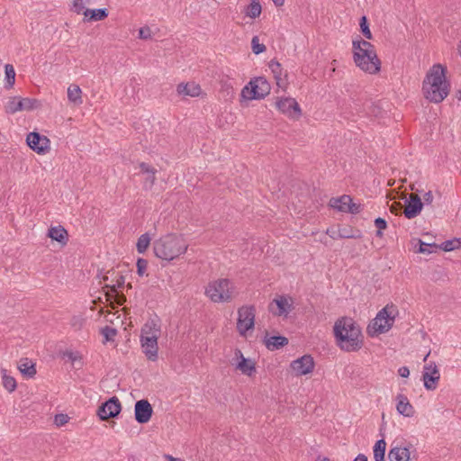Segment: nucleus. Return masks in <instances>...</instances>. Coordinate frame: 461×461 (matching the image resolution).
<instances>
[{
	"label": "nucleus",
	"instance_id": "nucleus-43",
	"mask_svg": "<svg viewBox=\"0 0 461 461\" xmlns=\"http://www.w3.org/2000/svg\"><path fill=\"white\" fill-rule=\"evenodd\" d=\"M3 384L5 388L10 393L14 392L17 386L15 379L8 375H4Z\"/></svg>",
	"mask_w": 461,
	"mask_h": 461
},
{
	"label": "nucleus",
	"instance_id": "nucleus-23",
	"mask_svg": "<svg viewBox=\"0 0 461 461\" xmlns=\"http://www.w3.org/2000/svg\"><path fill=\"white\" fill-rule=\"evenodd\" d=\"M48 237H50L52 240L58 241L61 246L67 245L68 241V231L60 225L51 227L49 230Z\"/></svg>",
	"mask_w": 461,
	"mask_h": 461
},
{
	"label": "nucleus",
	"instance_id": "nucleus-1",
	"mask_svg": "<svg viewBox=\"0 0 461 461\" xmlns=\"http://www.w3.org/2000/svg\"><path fill=\"white\" fill-rule=\"evenodd\" d=\"M446 72L444 66L435 64L427 73L422 83V92L429 101L438 104L447 96L449 84L446 80Z\"/></svg>",
	"mask_w": 461,
	"mask_h": 461
},
{
	"label": "nucleus",
	"instance_id": "nucleus-19",
	"mask_svg": "<svg viewBox=\"0 0 461 461\" xmlns=\"http://www.w3.org/2000/svg\"><path fill=\"white\" fill-rule=\"evenodd\" d=\"M290 310L291 304L288 303L287 298L284 295L275 298L270 303V311L278 316L287 315Z\"/></svg>",
	"mask_w": 461,
	"mask_h": 461
},
{
	"label": "nucleus",
	"instance_id": "nucleus-34",
	"mask_svg": "<svg viewBox=\"0 0 461 461\" xmlns=\"http://www.w3.org/2000/svg\"><path fill=\"white\" fill-rule=\"evenodd\" d=\"M262 11L261 5L257 0H252L251 3L247 6L246 15L250 18H258Z\"/></svg>",
	"mask_w": 461,
	"mask_h": 461
},
{
	"label": "nucleus",
	"instance_id": "nucleus-15",
	"mask_svg": "<svg viewBox=\"0 0 461 461\" xmlns=\"http://www.w3.org/2000/svg\"><path fill=\"white\" fill-rule=\"evenodd\" d=\"M422 378L427 390L433 391L437 388L440 374L435 363L424 366Z\"/></svg>",
	"mask_w": 461,
	"mask_h": 461
},
{
	"label": "nucleus",
	"instance_id": "nucleus-21",
	"mask_svg": "<svg viewBox=\"0 0 461 461\" xmlns=\"http://www.w3.org/2000/svg\"><path fill=\"white\" fill-rule=\"evenodd\" d=\"M396 401H397L396 409L400 414H402L405 417H412L414 415V412H415L414 408L410 403L407 396L400 393L397 395Z\"/></svg>",
	"mask_w": 461,
	"mask_h": 461
},
{
	"label": "nucleus",
	"instance_id": "nucleus-5",
	"mask_svg": "<svg viewBox=\"0 0 461 461\" xmlns=\"http://www.w3.org/2000/svg\"><path fill=\"white\" fill-rule=\"evenodd\" d=\"M398 313L396 306L387 304L378 312L372 323L368 325L367 331L370 336L387 332L393 325L395 316Z\"/></svg>",
	"mask_w": 461,
	"mask_h": 461
},
{
	"label": "nucleus",
	"instance_id": "nucleus-38",
	"mask_svg": "<svg viewBox=\"0 0 461 461\" xmlns=\"http://www.w3.org/2000/svg\"><path fill=\"white\" fill-rule=\"evenodd\" d=\"M93 0H74L72 11L77 13V14H84L86 11V5H92Z\"/></svg>",
	"mask_w": 461,
	"mask_h": 461
},
{
	"label": "nucleus",
	"instance_id": "nucleus-46",
	"mask_svg": "<svg viewBox=\"0 0 461 461\" xmlns=\"http://www.w3.org/2000/svg\"><path fill=\"white\" fill-rule=\"evenodd\" d=\"M457 243H460L458 240H446L442 242L440 246H438V249H441L444 251H451L457 247Z\"/></svg>",
	"mask_w": 461,
	"mask_h": 461
},
{
	"label": "nucleus",
	"instance_id": "nucleus-29",
	"mask_svg": "<svg viewBox=\"0 0 461 461\" xmlns=\"http://www.w3.org/2000/svg\"><path fill=\"white\" fill-rule=\"evenodd\" d=\"M23 375L32 378L36 374L35 364H33L28 358H22L18 366Z\"/></svg>",
	"mask_w": 461,
	"mask_h": 461
},
{
	"label": "nucleus",
	"instance_id": "nucleus-58",
	"mask_svg": "<svg viewBox=\"0 0 461 461\" xmlns=\"http://www.w3.org/2000/svg\"><path fill=\"white\" fill-rule=\"evenodd\" d=\"M164 457L168 461H181L182 460L181 458L174 457L173 456L168 455V454L165 455Z\"/></svg>",
	"mask_w": 461,
	"mask_h": 461
},
{
	"label": "nucleus",
	"instance_id": "nucleus-37",
	"mask_svg": "<svg viewBox=\"0 0 461 461\" xmlns=\"http://www.w3.org/2000/svg\"><path fill=\"white\" fill-rule=\"evenodd\" d=\"M419 249H417V252L422 253V254H430L434 251H436L438 249V246L435 243H426L422 240H419Z\"/></svg>",
	"mask_w": 461,
	"mask_h": 461
},
{
	"label": "nucleus",
	"instance_id": "nucleus-30",
	"mask_svg": "<svg viewBox=\"0 0 461 461\" xmlns=\"http://www.w3.org/2000/svg\"><path fill=\"white\" fill-rule=\"evenodd\" d=\"M337 237L340 239H358L361 237V231L351 226L339 227Z\"/></svg>",
	"mask_w": 461,
	"mask_h": 461
},
{
	"label": "nucleus",
	"instance_id": "nucleus-49",
	"mask_svg": "<svg viewBox=\"0 0 461 461\" xmlns=\"http://www.w3.org/2000/svg\"><path fill=\"white\" fill-rule=\"evenodd\" d=\"M139 37L142 40H147L151 38V31L149 27H142L139 30Z\"/></svg>",
	"mask_w": 461,
	"mask_h": 461
},
{
	"label": "nucleus",
	"instance_id": "nucleus-61",
	"mask_svg": "<svg viewBox=\"0 0 461 461\" xmlns=\"http://www.w3.org/2000/svg\"><path fill=\"white\" fill-rule=\"evenodd\" d=\"M321 461H331L329 457H323Z\"/></svg>",
	"mask_w": 461,
	"mask_h": 461
},
{
	"label": "nucleus",
	"instance_id": "nucleus-12",
	"mask_svg": "<svg viewBox=\"0 0 461 461\" xmlns=\"http://www.w3.org/2000/svg\"><path fill=\"white\" fill-rule=\"evenodd\" d=\"M121 411V402L116 396H113L98 407L97 416L101 420H107L118 416Z\"/></svg>",
	"mask_w": 461,
	"mask_h": 461
},
{
	"label": "nucleus",
	"instance_id": "nucleus-13",
	"mask_svg": "<svg viewBox=\"0 0 461 461\" xmlns=\"http://www.w3.org/2000/svg\"><path fill=\"white\" fill-rule=\"evenodd\" d=\"M276 105L282 113L293 119H299L302 115L301 108L294 98H281L276 101Z\"/></svg>",
	"mask_w": 461,
	"mask_h": 461
},
{
	"label": "nucleus",
	"instance_id": "nucleus-45",
	"mask_svg": "<svg viewBox=\"0 0 461 461\" xmlns=\"http://www.w3.org/2000/svg\"><path fill=\"white\" fill-rule=\"evenodd\" d=\"M252 50L255 54H260L266 50V46L263 43H259L258 36H254L251 41Z\"/></svg>",
	"mask_w": 461,
	"mask_h": 461
},
{
	"label": "nucleus",
	"instance_id": "nucleus-48",
	"mask_svg": "<svg viewBox=\"0 0 461 461\" xmlns=\"http://www.w3.org/2000/svg\"><path fill=\"white\" fill-rule=\"evenodd\" d=\"M68 421V417L67 414L59 413L56 414L54 417V422L59 427L65 425Z\"/></svg>",
	"mask_w": 461,
	"mask_h": 461
},
{
	"label": "nucleus",
	"instance_id": "nucleus-4",
	"mask_svg": "<svg viewBox=\"0 0 461 461\" xmlns=\"http://www.w3.org/2000/svg\"><path fill=\"white\" fill-rule=\"evenodd\" d=\"M160 335V326L151 320L141 328L140 345L142 352L149 361H157L158 358V339Z\"/></svg>",
	"mask_w": 461,
	"mask_h": 461
},
{
	"label": "nucleus",
	"instance_id": "nucleus-39",
	"mask_svg": "<svg viewBox=\"0 0 461 461\" xmlns=\"http://www.w3.org/2000/svg\"><path fill=\"white\" fill-rule=\"evenodd\" d=\"M359 25H360V31H361L362 34L364 35V37L366 38L367 40H372L373 34L369 29V23H368L366 16L364 15L360 18Z\"/></svg>",
	"mask_w": 461,
	"mask_h": 461
},
{
	"label": "nucleus",
	"instance_id": "nucleus-44",
	"mask_svg": "<svg viewBox=\"0 0 461 461\" xmlns=\"http://www.w3.org/2000/svg\"><path fill=\"white\" fill-rule=\"evenodd\" d=\"M362 211V205L360 203H355L352 201L348 207H341L340 212H350L352 214H357Z\"/></svg>",
	"mask_w": 461,
	"mask_h": 461
},
{
	"label": "nucleus",
	"instance_id": "nucleus-33",
	"mask_svg": "<svg viewBox=\"0 0 461 461\" xmlns=\"http://www.w3.org/2000/svg\"><path fill=\"white\" fill-rule=\"evenodd\" d=\"M351 202V197L347 194H343L340 197L338 198H331L330 200V206L337 209L340 212L341 207H348Z\"/></svg>",
	"mask_w": 461,
	"mask_h": 461
},
{
	"label": "nucleus",
	"instance_id": "nucleus-7",
	"mask_svg": "<svg viewBox=\"0 0 461 461\" xmlns=\"http://www.w3.org/2000/svg\"><path fill=\"white\" fill-rule=\"evenodd\" d=\"M270 84L263 77L251 79L241 90V96L247 100H260L269 95Z\"/></svg>",
	"mask_w": 461,
	"mask_h": 461
},
{
	"label": "nucleus",
	"instance_id": "nucleus-27",
	"mask_svg": "<svg viewBox=\"0 0 461 461\" xmlns=\"http://www.w3.org/2000/svg\"><path fill=\"white\" fill-rule=\"evenodd\" d=\"M269 68L272 73L274 74L276 85L281 88H285L287 85V81L285 78H283L282 77L281 64L278 61L271 60L269 63ZM285 77H286V74L285 75Z\"/></svg>",
	"mask_w": 461,
	"mask_h": 461
},
{
	"label": "nucleus",
	"instance_id": "nucleus-62",
	"mask_svg": "<svg viewBox=\"0 0 461 461\" xmlns=\"http://www.w3.org/2000/svg\"><path fill=\"white\" fill-rule=\"evenodd\" d=\"M429 352L424 357L423 361H426L427 358L429 357Z\"/></svg>",
	"mask_w": 461,
	"mask_h": 461
},
{
	"label": "nucleus",
	"instance_id": "nucleus-51",
	"mask_svg": "<svg viewBox=\"0 0 461 461\" xmlns=\"http://www.w3.org/2000/svg\"><path fill=\"white\" fill-rule=\"evenodd\" d=\"M402 203H399V202H394L391 204L390 206V211L391 212L394 213V214H398V213H401L402 212Z\"/></svg>",
	"mask_w": 461,
	"mask_h": 461
},
{
	"label": "nucleus",
	"instance_id": "nucleus-53",
	"mask_svg": "<svg viewBox=\"0 0 461 461\" xmlns=\"http://www.w3.org/2000/svg\"><path fill=\"white\" fill-rule=\"evenodd\" d=\"M116 274V271L112 269L106 273V275L103 277L104 281H111L112 284L114 282V276Z\"/></svg>",
	"mask_w": 461,
	"mask_h": 461
},
{
	"label": "nucleus",
	"instance_id": "nucleus-60",
	"mask_svg": "<svg viewBox=\"0 0 461 461\" xmlns=\"http://www.w3.org/2000/svg\"><path fill=\"white\" fill-rule=\"evenodd\" d=\"M327 234H329V235L330 236V238H333V239H335V236H334V234H330V230H327Z\"/></svg>",
	"mask_w": 461,
	"mask_h": 461
},
{
	"label": "nucleus",
	"instance_id": "nucleus-57",
	"mask_svg": "<svg viewBox=\"0 0 461 461\" xmlns=\"http://www.w3.org/2000/svg\"><path fill=\"white\" fill-rule=\"evenodd\" d=\"M353 461H368V459L364 454H358Z\"/></svg>",
	"mask_w": 461,
	"mask_h": 461
},
{
	"label": "nucleus",
	"instance_id": "nucleus-50",
	"mask_svg": "<svg viewBox=\"0 0 461 461\" xmlns=\"http://www.w3.org/2000/svg\"><path fill=\"white\" fill-rule=\"evenodd\" d=\"M84 320L79 316H74L71 319V325L77 329H80L83 326Z\"/></svg>",
	"mask_w": 461,
	"mask_h": 461
},
{
	"label": "nucleus",
	"instance_id": "nucleus-3",
	"mask_svg": "<svg viewBox=\"0 0 461 461\" xmlns=\"http://www.w3.org/2000/svg\"><path fill=\"white\" fill-rule=\"evenodd\" d=\"M188 245L176 233H167L153 243L154 254L163 260L171 261L185 253Z\"/></svg>",
	"mask_w": 461,
	"mask_h": 461
},
{
	"label": "nucleus",
	"instance_id": "nucleus-24",
	"mask_svg": "<svg viewBox=\"0 0 461 461\" xmlns=\"http://www.w3.org/2000/svg\"><path fill=\"white\" fill-rule=\"evenodd\" d=\"M108 14L109 12L107 8L86 9V11L84 12V21H103L106 17H108Z\"/></svg>",
	"mask_w": 461,
	"mask_h": 461
},
{
	"label": "nucleus",
	"instance_id": "nucleus-52",
	"mask_svg": "<svg viewBox=\"0 0 461 461\" xmlns=\"http://www.w3.org/2000/svg\"><path fill=\"white\" fill-rule=\"evenodd\" d=\"M63 356L68 357V360H70L71 362H75L77 359H80V357H78L77 354H76L72 351H66L63 353Z\"/></svg>",
	"mask_w": 461,
	"mask_h": 461
},
{
	"label": "nucleus",
	"instance_id": "nucleus-32",
	"mask_svg": "<svg viewBox=\"0 0 461 461\" xmlns=\"http://www.w3.org/2000/svg\"><path fill=\"white\" fill-rule=\"evenodd\" d=\"M386 442L384 439H379L375 442L374 446V458L375 461H385Z\"/></svg>",
	"mask_w": 461,
	"mask_h": 461
},
{
	"label": "nucleus",
	"instance_id": "nucleus-55",
	"mask_svg": "<svg viewBox=\"0 0 461 461\" xmlns=\"http://www.w3.org/2000/svg\"><path fill=\"white\" fill-rule=\"evenodd\" d=\"M424 203L427 204H430L433 202V194L431 191H429L423 195Z\"/></svg>",
	"mask_w": 461,
	"mask_h": 461
},
{
	"label": "nucleus",
	"instance_id": "nucleus-11",
	"mask_svg": "<svg viewBox=\"0 0 461 461\" xmlns=\"http://www.w3.org/2000/svg\"><path fill=\"white\" fill-rule=\"evenodd\" d=\"M28 147L39 155H45L50 149V140L37 131H32L26 136Z\"/></svg>",
	"mask_w": 461,
	"mask_h": 461
},
{
	"label": "nucleus",
	"instance_id": "nucleus-10",
	"mask_svg": "<svg viewBox=\"0 0 461 461\" xmlns=\"http://www.w3.org/2000/svg\"><path fill=\"white\" fill-rule=\"evenodd\" d=\"M41 106V101L35 98H22L13 96L6 104L5 110L7 113H15L19 111H32Z\"/></svg>",
	"mask_w": 461,
	"mask_h": 461
},
{
	"label": "nucleus",
	"instance_id": "nucleus-42",
	"mask_svg": "<svg viewBox=\"0 0 461 461\" xmlns=\"http://www.w3.org/2000/svg\"><path fill=\"white\" fill-rule=\"evenodd\" d=\"M375 225L377 228V230L375 232V236L382 238L383 237V230H385L387 228V221L381 217H378L375 220Z\"/></svg>",
	"mask_w": 461,
	"mask_h": 461
},
{
	"label": "nucleus",
	"instance_id": "nucleus-9",
	"mask_svg": "<svg viewBox=\"0 0 461 461\" xmlns=\"http://www.w3.org/2000/svg\"><path fill=\"white\" fill-rule=\"evenodd\" d=\"M255 312L253 305H244L238 310L237 330L241 336L252 330L255 325Z\"/></svg>",
	"mask_w": 461,
	"mask_h": 461
},
{
	"label": "nucleus",
	"instance_id": "nucleus-14",
	"mask_svg": "<svg viewBox=\"0 0 461 461\" xmlns=\"http://www.w3.org/2000/svg\"><path fill=\"white\" fill-rule=\"evenodd\" d=\"M314 366L315 363L311 355H303L291 363V368L298 376L312 373Z\"/></svg>",
	"mask_w": 461,
	"mask_h": 461
},
{
	"label": "nucleus",
	"instance_id": "nucleus-8",
	"mask_svg": "<svg viewBox=\"0 0 461 461\" xmlns=\"http://www.w3.org/2000/svg\"><path fill=\"white\" fill-rule=\"evenodd\" d=\"M353 60L357 67L366 73L375 75L381 69V61L376 52H366V50L355 52L353 55Z\"/></svg>",
	"mask_w": 461,
	"mask_h": 461
},
{
	"label": "nucleus",
	"instance_id": "nucleus-47",
	"mask_svg": "<svg viewBox=\"0 0 461 461\" xmlns=\"http://www.w3.org/2000/svg\"><path fill=\"white\" fill-rule=\"evenodd\" d=\"M136 267H137V274L141 276L144 275L146 269H147V267H148V261L144 258H138L137 260V263H136Z\"/></svg>",
	"mask_w": 461,
	"mask_h": 461
},
{
	"label": "nucleus",
	"instance_id": "nucleus-17",
	"mask_svg": "<svg viewBox=\"0 0 461 461\" xmlns=\"http://www.w3.org/2000/svg\"><path fill=\"white\" fill-rule=\"evenodd\" d=\"M153 413L151 404L148 400H140L135 403V420L140 424L149 421Z\"/></svg>",
	"mask_w": 461,
	"mask_h": 461
},
{
	"label": "nucleus",
	"instance_id": "nucleus-2",
	"mask_svg": "<svg viewBox=\"0 0 461 461\" xmlns=\"http://www.w3.org/2000/svg\"><path fill=\"white\" fill-rule=\"evenodd\" d=\"M334 335L338 345L344 351H357L362 347L361 330L351 318L339 319L334 325Z\"/></svg>",
	"mask_w": 461,
	"mask_h": 461
},
{
	"label": "nucleus",
	"instance_id": "nucleus-28",
	"mask_svg": "<svg viewBox=\"0 0 461 461\" xmlns=\"http://www.w3.org/2000/svg\"><path fill=\"white\" fill-rule=\"evenodd\" d=\"M353 54L355 52H359L361 54L362 51L366 50V52H376L375 50V46L367 41L361 39L359 36L353 40L352 42Z\"/></svg>",
	"mask_w": 461,
	"mask_h": 461
},
{
	"label": "nucleus",
	"instance_id": "nucleus-26",
	"mask_svg": "<svg viewBox=\"0 0 461 461\" xmlns=\"http://www.w3.org/2000/svg\"><path fill=\"white\" fill-rule=\"evenodd\" d=\"M176 90L179 95H189L192 97L198 96L201 94L200 86L194 82L186 84L180 83L177 86Z\"/></svg>",
	"mask_w": 461,
	"mask_h": 461
},
{
	"label": "nucleus",
	"instance_id": "nucleus-56",
	"mask_svg": "<svg viewBox=\"0 0 461 461\" xmlns=\"http://www.w3.org/2000/svg\"><path fill=\"white\" fill-rule=\"evenodd\" d=\"M113 293L115 294L116 301L120 305L123 304L126 302V297L124 294H119L117 291Z\"/></svg>",
	"mask_w": 461,
	"mask_h": 461
},
{
	"label": "nucleus",
	"instance_id": "nucleus-18",
	"mask_svg": "<svg viewBox=\"0 0 461 461\" xmlns=\"http://www.w3.org/2000/svg\"><path fill=\"white\" fill-rule=\"evenodd\" d=\"M139 167L140 173L146 175L143 182V188L146 190L151 189L156 181L157 169L145 162H140L139 164Z\"/></svg>",
	"mask_w": 461,
	"mask_h": 461
},
{
	"label": "nucleus",
	"instance_id": "nucleus-63",
	"mask_svg": "<svg viewBox=\"0 0 461 461\" xmlns=\"http://www.w3.org/2000/svg\"><path fill=\"white\" fill-rule=\"evenodd\" d=\"M127 287H128V288H131V284H128V285H127Z\"/></svg>",
	"mask_w": 461,
	"mask_h": 461
},
{
	"label": "nucleus",
	"instance_id": "nucleus-6",
	"mask_svg": "<svg viewBox=\"0 0 461 461\" xmlns=\"http://www.w3.org/2000/svg\"><path fill=\"white\" fill-rule=\"evenodd\" d=\"M205 294L213 303L230 302L232 299L231 283L227 278L212 281L205 287Z\"/></svg>",
	"mask_w": 461,
	"mask_h": 461
},
{
	"label": "nucleus",
	"instance_id": "nucleus-25",
	"mask_svg": "<svg viewBox=\"0 0 461 461\" xmlns=\"http://www.w3.org/2000/svg\"><path fill=\"white\" fill-rule=\"evenodd\" d=\"M389 461H409L410 450L407 447H393L388 453Z\"/></svg>",
	"mask_w": 461,
	"mask_h": 461
},
{
	"label": "nucleus",
	"instance_id": "nucleus-54",
	"mask_svg": "<svg viewBox=\"0 0 461 461\" xmlns=\"http://www.w3.org/2000/svg\"><path fill=\"white\" fill-rule=\"evenodd\" d=\"M398 374L400 376L407 378L410 375V370L407 366H402L399 368Z\"/></svg>",
	"mask_w": 461,
	"mask_h": 461
},
{
	"label": "nucleus",
	"instance_id": "nucleus-22",
	"mask_svg": "<svg viewBox=\"0 0 461 461\" xmlns=\"http://www.w3.org/2000/svg\"><path fill=\"white\" fill-rule=\"evenodd\" d=\"M264 343L268 350L274 351L286 346L288 344V339L281 335L267 337V334L264 339Z\"/></svg>",
	"mask_w": 461,
	"mask_h": 461
},
{
	"label": "nucleus",
	"instance_id": "nucleus-59",
	"mask_svg": "<svg viewBox=\"0 0 461 461\" xmlns=\"http://www.w3.org/2000/svg\"><path fill=\"white\" fill-rule=\"evenodd\" d=\"M276 6H282L285 4V0H273Z\"/></svg>",
	"mask_w": 461,
	"mask_h": 461
},
{
	"label": "nucleus",
	"instance_id": "nucleus-16",
	"mask_svg": "<svg viewBox=\"0 0 461 461\" xmlns=\"http://www.w3.org/2000/svg\"><path fill=\"white\" fill-rule=\"evenodd\" d=\"M423 205L424 203L421 202L420 197L417 194L411 193L405 201L404 216L407 219L417 217L420 213Z\"/></svg>",
	"mask_w": 461,
	"mask_h": 461
},
{
	"label": "nucleus",
	"instance_id": "nucleus-40",
	"mask_svg": "<svg viewBox=\"0 0 461 461\" xmlns=\"http://www.w3.org/2000/svg\"><path fill=\"white\" fill-rule=\"evenodd\" d=\"M101 334L104 338V343L108 341H113L115 336L117 335V330L110 326H105L101 330Z\"/></svg>",
	"mask_w": 461,
	"mask_h": 461
},
{
	"label": "nucleus",
	"instance_id": "nucleus-36",
	"mask_svg": "<svg viewBox=\"0 0 461 461\" xmlns=\"http://www.w3.org/2000/svg\"><path fill=\"white\" fill-rule=\"evenodd\" d=\"M150 244V237L148 233L140 235L138 239L136 249L138 253L143 254Z\"/></svg>",
	"mask_w": 461,
	"mask_h": 461
},
{
	"label": "nucleus",
	"instance_id": "nucleus-64",
	"mask_svg": "<svg viewBox=\"0 0 461 461\" xmlns=\"http://www.w3.org/2000/svg\"><path fill=\"white\" fill-rule=\"evenodd\" d=\"M181 461H185L184 459H182Z\"/></svg>",
	"mask_w": 461,
	"mask_h": 461
},
{
	"label": "nucleus",
	"instance_id": "nucleus-31",
	"mask_svg": "<svg viewBox=\"0 0 461 461\" xmlns=\"http://www.w3.org/2000/svg\"><path fill=\"white\" fill-rule=\"evenodd\" d=\"M81 88L77 85H70L68 88V98L75 104H81L83 103Z\"/></svg>",
	"mask_w": 461,
	"mask_h": 461
},
{
	"label": "nucleus",
	"instance_id": "nucleus-41",
	"mask_svg": "<svg viewBox=\"0 0 461 461\" xmlns=\"http://www.w3.org/2000/svg\"><path fill=\"white\" fill-rule=\"evenodd\" d=\"M124 285V276L120 274L119 272H116L114 276V282L111 285H106V287H109L111 289V292H116L117 288L122 287Z\"/></svg>",
	"mask_w": 461,
	"mask_h": 461
},
{
	"label": "nucleus",
	"instance_id": "nucleus-35",
	"mask_svg": "<svg viewBox=\"0 0 461 461\" xmlns=\"http://www.w3.org/2000/svg\"><path fill=\"white\" fill-rule=\"evenodd\" d=\"M5 87L6 89H11L15 82V71L14 68V66L11 64H6L5 66Z\"/></svg>",
	"mask_w": 461,
	"mask_h": 461
},
{
	"label": "nucleus",
	"instance_id": "nucleus-20",
	"mask_svg": "<svg viewBox=\"0 0 461 461\" xmlns=\"http://www.w3.org/2000/svg\"><path fill=\"white\" fill-rule=\"evenodd\" d=\"M235 357L240 359L236 368L239 369L242 374L250 376L253 372H256L254 361L244 357L242 352L239 348L235 350Z\"/></svg>",
	"mask_w": 461,
	"mask_h": 461
}]
</instances>
